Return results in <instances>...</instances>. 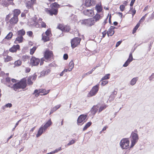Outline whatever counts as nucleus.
Returning a JSON list of instances; mask_svg holds the SVG:
<instances>
[{
    "label": "nucleus",
    "instance_id": "1",
    "mask_svg": "<svg viewBox=\"0 0 154 154\" xmlns=\"http://www.w3.org/2000/svg\"><path fill=\"white\" fill-rule=\"evenodd\" d=\"M26 80L25 79H22L19 82L14 84L13 86H11L9 85V87L13 88L15 91H17L20 89H24L26 86Z\"/></svg>",
    "mask_w": 154,
    "mask_h": 154
},
{
    "label": "nucleus",
    "instance_id": "2",
    "mask_svg": "<svg viewBox=\"0 0 154 154\" xmlns=\"http://www.w3.org/2000/svg\"><path fill=\"white\" fill-rule=\"evenodd\" d=\"M59 5L56 2H55L51 5V9L49 10L47 9L46 11L48 14H49L51 15L53 14L56 15L57 14L58 8L59 7Z\"/></svg>",
    "mask_w": 154,
    "mask_h": 154
},
{
    "label": "nucleus",
    "instance_id": "3",
    "mask_svg": "<svg viewBox=\"0 0 154 154\" xmlns=\"http://www.w3.org/2000/svg\"><path fill=\"white\" fill-rule=\"evenodd\" d=\"M95 23V20L94 18H89L80 20L79 22V24L87 26H91Z\"/></svg>",
    "mask_w": 154,
    "mask_h": 154
},
{
    "label": "nucleus",
    "instance_id": "4",
    "mask_svg": "<svg viewBox=\"0 0 154 154\" xmlns=\"http://www.w3.org/2000/svg\"><path fill=\"white\" fill-rule=\"evenodd\" d=\"M130 141L128 138H123L120 141V145L123 149H127L129 147Z\"/></svg>",
    "mask_w": 154,
    "mask_h": 154
},
{
    "label": "nucleus",
    "instance_id": "5",
    "mask_svg": "<svg viewBox=\"0 0 154 154\" xmlns=\"http://www.w3.org/2000/svg\"><path fill=\"white\" fill-rule=\"evenodd\" d=\"M138 139V136L137 134L134 133H132L131 135V147H133L136 143L137 142Z\"/></svg>",
    "mask_w": 154,
    "mask_h": 154
},
{
    "label": "nucleus",
    "instance_id": "6",
    "mask_svg": "<svg viewBox=\"0 0 154 154\" xmlns=\"http://www.w3.org/2000/svg\"><path fill=\"white\" fill-rule=\"evenodd\" d=\"M99 89V85H98L94 86L88 94V96L91 97L95 95L98 92Z\"/></svg>",
    "mask_w": 154,
    "mask_h": 154
},
{
    "label": "nucleus",
    "instance_id": "7",
    "mask_svg": "<svg viewBox=\"0 0 154 154\" xmlns=\"http://www.w3.org/2000/svg\"><path fill=\"white\" fill-rule=\"evenodd\" d=\"M81 41V39L78 38L76 37L72 40L71 41V46L72 48L75 47L78 45H79Z\"/></svg>",
    "mask_w": 154,
    "mask_h": 154
},
{
    "label": "nucleus",
    "instance_id": "8",
    "mask_svg": "<svg viewBox=\"0 0 154 154\" xmlns=\"http://www.w3.org/2000/svg\"><path fill=\"white\" fill-rule=\"evenodd\" d=\"M87 115L82 114L80 115L78 117L77 120V123L78 125H81V123L83 124L86 121V118Z\"/></svg>",
    "mask_w": 154,
    "mask_h": 154
},
{
    "label": "nucleus",
    "instance_id": "9",
    "mask_svg": "<svg viewBox=\"0 0 154 154\" xmlns=\"http://www.w3.org/2000/svg\"><path fill=\"white\" fill-rule=\"evenodd\" d=\"M40 61L39 59L32 57L30 60V64L32 66H35L38 65Z\"/></svg>",
    "mask_w": 154,
    "mask_h": 154
},
{
    "label": "nucleus",
    "instance_id": "10",
    "mask_svg": "<svg viewBox=\"0 0 154 154\" xmlns=\"http://www.w3.org/2000/svg\"><path fill=\"white\" fill-rule=\"evenodd\" d=\"M84 14L88 16H92L94 15V11L92 9H86L83 11Z\"/></svg>",
    "mask_w": 154,
    "mask_h": 154
},
{
    "label": "nucleus",
    "instance_id": "11",
    "mask_svg": "<svg viewBox=\"0 0 154 154\" xmlns=\"http://www.w3.org/2000/svg\"><path fill=\"white\" fill-rule=\"evenodd\" d=\"M53 55L52 52L51 51L47 50L46 51L45 54V57L46 59L49 60Z\"/></svg>",
    "mask_w": 154,
    "mask_h": 154
},
{
    "label": "nucleus",
    "instance_id": "12",
    "mask_svg": "<svg viewBox=\"0 0 154 154\" xmlns=\"http://www.w3.org/2000/svg\"><path fill=\"white\" fill-rule=\"evenodd\" d=\"M36 0H31V1H28L26 2V6L28 8H32L33 4L36 3Z\"/></svg>",
    "mask_w": 154,
    "mask_h": 154
},
{
    "label": "nucleus",
    "instance_id": "13",
    "mask_svg": "<svg viewBox=\"0 0 154 154\" xmlns=\"http://www.w3.org/2000/svg\"><path fill=\"white\" fill-rule=\"evenodd\" d=\"M133 60V58L132 54V53H130L129 55V58L123 65V66L125 67H127L130 63Z\"/></svg>",
    "mask_w": 154,
    "mask_h": 154
},
{
    "label": "nucleus",
    "instance_id": "14",
    "mask_svg": "<svg viewBox=\"0 0 154 154\" xmlns=\"http://www.w3.org/2000/svg\"><path fill=\"white\" fill-rule=\"evenodd\" d=\"M95 0H86L85 5L87 7L93 5L95 4Z\"/></svg>",
    "mask_w": 154,
    "mask_h": 154
},
{
    "label": "nucleus",
    "instance_id": "15",
    "mask_svg": "<svg viewBox=\"0 0 154 154\" xmlns=\"http://www.w3.org/2000/svg\"><path fill=\"white\" fill-rule=\"evenodd\" d=\"M115 27L113 26H111L110 28L108 30L107 32L108 36H112L114 33V29Z\"/></svg>",
    "mask_w": 154,
    "mask_h": 154
},
{
    "label": "nucleus",
    "instance_id": "16",
    "mask_svg": "<svg viewBox=\"0 0 154 154\" xmlns=\"http://www.w3.org/2000/svg\"><path fill=\"white\" fill-rule=\"evenodd\" d=\"M18 21L17 17L14 16L9 20V22L11 24L14 25L16 24Z\"/></svg>",
    "mask_w": 154,
    "mask_h": 154
},
{
    "label": "nucleus",
    "instance_id": "17",
    "mask_svg": "<svg viewBox=\"0 0 154 154\" xmlns=\"http://www.w3.org/2000/svg\"><path fill=\"white\" fill-rule=\"evenodd\" d=\"M98 108V112L100 113L103 110L105 109L107 106L105 104L97 105Z\"/></svg>",
    "mask_w": 154,
    "mask_h": 154
},
{
    "label": "nucleus",
    "instance_id": "18",
    "mask_svg": "<svg viewBox=\"0 0 154 154\" xmlns=\"http://www.w3.org/2000/svg\"><path fill=\"white\" fill-rule=\"evenodd\" d=\"M95 8L98 13L101 12L103 10V7L101 3H100L97 4Z\"/></svg>",
    "mask_w": 154,
    "mask_h": 154
},
{
    "label": "nucleus",
    "instance_id": "19",
    "mask_svg": "<svg viewBox=\"0 0 154 154\" xmlns=\"http://www.w3.org/2000/svg\"><path fill=\"white\" fill-rule=\"evenodd\" d=\"M20 47V46L18 45H14L9 49V51L12 52H15L18 49H19Z\"/></svg>",
    "mask_w": 154,
    "mask_h": 154
},
{
    "label": "nucleus",
    "instance_id": "20",
    "mask_svg": "<svg viewBox=\"0 0 154 154\" xmlns=\"http://www.w3.org/2000/svg\"><path fill=\"white\" fill-rule=\"evenodd\" d=\"M52 124V122L51 121V119H50L43 126V127L44 128V131H45L50 126H51Z\"/></svg>",
    "mask_w": 154,
    "mask_h": 154
},
{
    "label": "nucleus",
    "instance_id": "21",
    "mask_svg": "<svg viewBox=\"0 0 154 154\" xmlns=\"http://www.w3.org/2000/svg\"><path fill=\"white\" fill-rule=\"evenodd\" d=\"M44 131V128L43 125H42L39 128L37 134H36V137H38L40 136L43 132Z\"/></svg>",
    "mask_w": 154,
    "mask_h": 154
},
{
    "label": "nucleus",
    "instance_id": "22",
    "mask_svg": "<svg viewBox=\"0 0 154 154\" xmlns=\"http://www.w3.org/2000/svg\"><path fill=\"white\" fill-rule=\"evenodd\" d=\"M23 37L18 35L17 37L16 38L14 42L16 44L21 43L23 42Z\"/></svg>",
    "mask_w": 154,
    "mask_h": 154
},
{
    "label": "nucleus",
    "instance_id": "23",
    "mask_svg": "<svg viewBox=\"0 0 154 154\" xmlns=\"http://www.w3.org/2000/svg\"><path fill=\"white\" fill-rule=\"evenodd\" d=\"M36 17H34L32 21L30 23V24L32 26H35L36 27H38L39 26V24L36 22Z\"/></svg>",
    "mask_w": 154,
    "mask_h": 154
},
{
    "label": "nucleus",
    "instance_id": "24",
    "mask_svg": "<svg viewBox=\"0 0 154 154\" xmlns=\"http://www.w3.org/2000/svg\"><path fill=\"white\" fill-rule=\"evenodd\" d=\"M20 10L15 9L13 11V16L18 17V16L20 13Z\"/></svg>",
    "mask_w": 154,
    "mask_h": 154
},
{
    "label": "nucleus",
    "instance_id": "25",
    "mask_svg": "<svg viewBox=\"0 0 154 154\" xmlns=\"http://www.w3.org/2000/svg\"><path fill=\"white\" fill-rule=\"evenodd\" d=\"M61 106L60 105H58L52 108L51 109V111L50 113V114H51L53 112L56 111L58 109H59Z\"/></svg>",
    "mask_w": 154,
    "mask_h": 154
},
{
    "label": "nucleus",
    "instance_id": "26",
    "mask_svg": "<svg viewBox=\"0 0 154 154\" xmlns=\"http://www.w3.org/2000/svg\"><path fill=\"white\" fill-rule=\"evenodd\" d=\"M42 40L44 42L49 40L50 37L45 35V33H44L42 34Z\"/></svg>",
    "mask_w": 154,
    "mask_h": 154
},
{
    "label": "nucleus",
    "instance_id": "27",
    "mask_svg": "<svg viewBox=\"0 0 154 154\" xmlns=\"http://www.w3.org/2000/svg\"><path fill=\"white\" fill-rule=\"evenodd\" d=\"M98 110L97 105L94 106L92 108L91 111L92 113L94 115Z\"/></svg>",
    "mask_w": 154,
    "mask_h": 154
},
{
    "label": "nucleus",
    "instance_id": "28",
    "mask_svg": "<svg viewBox=\"0 0 154 154\" xmlns=\"http://www.w3.org/2000/svg\"><path fill=\"white\" fill-rule=\"evenodd\" d=\"M74 63L72 61H71L69 63L68 65V71L70 72L72 71L73 68Z\"/></svg>",
    "mask_w": 154,
    "mask_h": 154
},
{
    "label": "nucleus",
    "instance_id": "29",
    "mask_svg": "<svg viewBox=\"0 0 154 154\" xmlns=\"http://www.w3.org/2000/svg\"><path fill=\"white\" fill-rule=\"evenodd\" d=\"M13 35V33L12 32H10L5 37V38L3 39V42H4L5 41L6 39L8 40L10 39Z\"/></svg>",
    "mask_w": 154,
    "mask_h": 154
},
{
    "label": "nucleus",
    "instance_id": "30",
    "mask_svg": "<svg viewBox=\"0 0 154 154\" xmlns=\"http://www.w3.org/2000/svg\"><path fill=\"white\" fill-rule=\"evenodd\" d=\"M138 80V77H135L131 79L130 82V85L132 86L136 84Z\"/></svg>",
    "mask_w": 154,
    "mask_h": 154
},
{
    "label": "nucleus",
    "instance_id": "31",
    "mask_svg": "<svg viewBox=\"0 0 154 154\" xmlns=\"http://www.w3.org/2000/svg\"><path fill=\"white\" fill-rule=\"evenodd\" d=\"M25 34V32L23 29H21L17 32L18 35L20 36H23Z\"/></svg>",
    "mask_w": 154,
    "mask_h": 154
},
{
    "label": "nucleus",
    "instance_id": "32",
    "mask_svg": "<svg viewBox=\"0 0 154 154\" xmlns=\"http://www.w3.org/2000/svg\"><path fill=\"white\" fill-rule=\"evenodd\" d=\"M39 92L40 93H42L44 94H43V95H45L47 94L48 93L49 91L50 90H48L47 91H46L45 89H39Z\"/></svg>",
    "mask_w": 154,
    "mask_h": 154
},
{
    "label": "nucleus",
    "instance_id": "33",
    "mask_svg": "<svg viewBox=\"0 0 154 154\" xmlns=\"http://www.w3.org/2000/svg\"><path fill=\"white\" fill-rule=\"evenodd\" d=\"M4 59L5 62H8L11 61L13 59L11 57L9 56H6V57H4Z\"/></svg>",
    "mask_w": 154,
    "mask_h": 154
},
{
    "label": "nucleus",
    "instance_id": "34",
    "mask_svg": "<svg viewBox=\"0 0 154 154\" xmlns=\"http://www.w3.org/2000/svg\"><path fill=\"white\" fill-rule=\"evenodd\" d=\"M34 78V77H33V78H32V77L31 76H29L28 78L27 79V83L28 85H32V84L33 82L32 81V79H33Z\"/></svg>",
    "mask_w": 154,
    "mask_h": 154
},
{
    "label": "nucleus",
    "instance_id": "35",
    "mask_svg": "<svg viewBox=\"0 0 154 154\" xmlns=\"http://www.w3.org/2000/svg\"><path fill=\"white\" fill-rule=\"evenodd\" d=\"M22 63L21 61L20 60H17L15 61L14 63V65L15 66H20Z\"/></svg>",
    "mask_w": 154,
    "mask_h": 154
},
{
    "label": "nucleus",
    "instance_id": "36",
    "mask_svg": "<svg viewBox=\"0 0 154 154\" xmlns=\"http://www.w3.org/2000/svg\"><path fill=\"white\" fill-rule=\"evenodd\" d=\"M51 72V70L50 69H48L45 71H43L42 72V74H43L44 75H46L48 74Z\"/></svg>",
    "mask_w": 154,
    "mask_h": 154
},
{
    "label": "nucleus",
    "instance_id": "37",
    "mask_svg": "<svg viewBox=\"0 0 154 154\" xmlns=\"http://www.w3.org/2000/svg\"><path fill=\"white\" fill-rule=\"evenodd\" d=\"M70 27L69 26H65L63 28V32H68L70 29Z\"/></svg>",
    "mask_w": 154,
    "mask_h": 154
},
{
    "label": "nucleus",
    "instance_id": "38",
    "mask_svg": "<svg viewBox=\"0 0 154 154\" xmlns=\"http://www.w3.org/2000/svg\"><path fill=\"white\" fill-rule=\"evenodd\" d=\"M110 74H107L105 75V76L103 77L101 79V81H103L104 80H106L109 79V76Z\"/></svg>",
    "mask_w": 154,
    "mask_h": 154
},
{
    "label": "nucleus",
    "instance_id": "39",
    "mask_svg": "<svg viewBox=\"0 0 154 154\" xmlns=\"http://www.w3.org/2000/svg\"><path fill=\"white\" fill-rule=\"evenodd\" d=\"M100 16L99 14H97L94 17V20H95V22L98 20L100 18Z\"/></svg>",
    "mask_w": 154,
    "mask_h": 154
},
{
    "label": "nucleus",
    "instance_id": "40",
    "mask_svg": "<svg viewBox=\"0 0 154 154\" xmlns=\"http://www.w3.org/2000/svg\"><path fill=\"white\" fill-rule=\"evenodd\" d=\"M129 13L130 14H132L133 17L136 13V11L134 9L131 8V10L129 11Z\"/></svg>",
    "mask_w": 154,
    "mask_h": 154
},
{
    "label": "nucleus",
    "instance_id": "41",
    "mask_svg": "<svg viewBox=\"0 0 154 154\" xmlns=\"http://www.w3.org/2000/svg\"><path fill=\"white\" fill-rule=\"evenodd\" d=\"M76 142V140H70L69 142L65 146H70L71 145H72L75 143Z\"/></svg>",
    "mask_w": 154,
    "mask_h": 154
},
{
    "label": "nucleus",
    "instance_id": "42",
    "mask_svg": "<svg viewBox=\"0 0 154 154\" xmlns=\"http://www.w3.org/2000/svg\"><path fill=\"white\" fill-rule=\"evenodd\" d=\"M42 19H40L39 21V23H41V25L42 27H45L46 26V24L45 23L42 21Z\"/></svg>",
    "mask_w": 154,
    "mask_h": 154
},
{
    "label": "nucleus",
    "instance_id": "43",
    "mask_svg": "<svg viewBox=\"0 0 154 154\" xmlns=\"http://www.w3.org/2000/svg\"><path fill=\"white\" fill-rule=\"evenodd\" d=\"M36 47H34L30 49V54L31 55L33 54L35 51L36 50Z\"/></svg>",
    "mask_w": 154,
    "mask_h": 154
},
{
    "label": "nucleus",
    "instance_id": "44",
    "mask_svg": "<svg viewBox=\"0 0 154 154\" xmlns=\"http://www.w3.org/2000/svg\"><path fill=\"white\" fill-rule=\"evenodd\" d=\"M147 15V14H146L144 16H143L140 20L139 23L143 22L144 21L145 18Z\"/></svg>",
    "mask_w": 154,
    "mask_h": 154
},
{
    "label": "nucleus",
    "instance_id": "45",
    "mask_svg": "<svg viewBox=\"0 0 154 154\" xmlns=\"http://www.w3.org/2000/svg\"><path fill=\"white\" fill-rule=\"evenodd\" d=\"M149 80L151 81L153 80L154 81V74L152 73L151 75L149 76Z\"/></svg>",
    "mask_w": 154,
    "mask_h": 154
},
{
    "label": "nucleus",
    "instance_id": "46",
    "mask_svg": "<svg viewBox=\"0 0 154 154\" xmlns=\"http://www.w3.org/2000/svg\"><path fill=\"white\" fill-rule=\"evenodd\" d=\"M64 26L62 24H59L57 26V28L61 30L62 31H63V28Z\"/></svg>",
    "mask_w": 154,
    "mask_h": 154
},
{
    "label": "nucleus",
    "instance_id": "47",
    "mask_svg": "<svg viewBox=\"0 0 154 154\" xmlns=\"http://www.w3.org/2000/svg\"><path fill=\"white\" fill-rule=\"evenodd\" d=\"M120 9L121 11H123L125 9V5H121L120 6Z\"/></svg>",
    "mask_w": 154,
    "mask_h": 154
},
{
    "label": "nucleus",
    "instance_id": "48",
    "mask_svg": "<svg viewBox=\"0 0 154 154\" xmlns=\"http://www.w3.org/2000/svg\"><path fill=\"white\" fill-rule=\"evenodd\" d=\"M45 35L50 37V34H51V32L50 30H47L45 32Z\"/></svg>",
    "mask_w": 154,
    "mask_h": 154
},
{
    "label": "nucleus",
    "instance_id": "49",
    "mask_svg": "<svg viewBox=\"0 0 154 154\" xmlns=\"http://www.w3.org/2000/svg\"><path fill=\"white\" fill-rule=\"evenodd\" d=\"M27 35L29 36H31L33 34L32 32L31 31H29L26 32Z\"/></svg>",
    "mask_w": 154,
    "mask_h": 154
},
{
    "label": "nucleus",
    "instance_id": "50",
    "mask_svg": "<svg viewBox=\"0 0 154 154\" xmlns=\"http://www.w3.org/2000/svg\"><path fill=\"white\" fill-rule=\"evenodd\" d=\"M108 83V81H103L102 82L101 85L103 86H104L106 84H107Z\"/></svg>",
    "mask_w": 154,
    "mask_h": 154
},
{
    "label": "nucleus",
    "instance_id": "51",
    "mask_svg": "<svg viewBox=\"0 0 154 154\" xmlns=\"http://www.w3.org/2000/svg\"><path fill=\"white\" fill-rule=\"evenodd\" d=\"M40 91H39V90H35L34 91V94L36 93V94L35 95V96H36V94L38 95V94L40 93V92H39Z\"/></svg>",
    "mask_w": 154,
    "mask_h": 154
},
{
    "label": "nucleus",
    "instance_id": "52",
    "mask_svg": "<svg viewBox=\"0 0 154 154\" xmlns=\"http://www.w3.org/2000/svg\"><path fill=\"white\" fill-rule=\"evenodd\" d=\"M61 147H60L58 149H56L54 151V152L55 153L61 151Z\"/></svg>",
    "mask_w": 154,
    "mask_h": 154
},
{
    "label": "nucleus",
    "instance_id": "53",
    "mask_svg": "<svg viewBox=\"0 0 154 154\" xmlns=\"http://www.w3.org/2000/svg\"><path fill=\"white\" fill-rule=\"evenodd\" d=\"M5 106H6L7 108H10L12 107V104L11 103H8V104L5 105Z\"/></svg>",
    "mask_w": 154,
    "mask_h": 154
},
{
    "label": "nucleus",
    "instance_id": "54",
    "mask_svg": "<svg viewBox=\"0 0 154 154\" xmlns=\"http://www.w3.org/2000/svg\"><path fill=\"white\" fill-rule=\"evenodd\" d=\"M28 58V57L26 56H23L22 57V59L24 61H25L26 60V59Z\"/></svg>",
    "mask_w": 154,
    "mask_h": 154
},
{
    "label": "nucleus",
    "instance_id": "55",
    "mask_svg": "<svg viewBox=\"0 0 154 154\" xmlns=\"http://www.w3.org/2000/svg\"><path fill=\"white\" fill-rule=\"evenodd\" d=\"M63 59L65 60H67L68 58V55L67 54H64L63 56Z\"/></svg>",
    "mask_w": 154,
    "mask_h": 154
},
{
    "label": "nucleus",
    "instance_id": "56",
    "mask_svg": "<svg viewBox=\"0 0 154 154\" xmlns=\"http://www.w3.org/2000/svg\"><path fill=\"white\" fill-rule=\"evenodd\" d=\"M91 122H89L86 124L85 126L88 128L91 125Z\"/></svg>",
    "mask_w": 154,
    "mask_h": 154
},
{
    "label": "nucleus",
    "instance_id": "57",
    "mask_svg": "<svg viewBox=\"0 0 154 154\" xmlns=\"http://www.w3.org/2000/svg\"><path fill=\"white\" fill-rule=\"evenodd\" d=\"M122 42L120 41H119L117 42L116 44V47H118L121 43Z\"/></svg>",
    "mask_w": 154,
    "mask_h": 154
},
{
    "label": "nucleus",
    "instance_id": "58",
    "mask_svg": "<svg viewBox=\"0 0 154 154\" xmlns=\"http://www.w3.org/2000/svg\"><path fill=\"white\" fill-rule=\"evenodd\" d=\"M106 33L107 32L106 31H104L102 32L103 38H104L105 37Z\"/></svg>",
    "mask_w": 154,
    "mask_h": 154
},
{
    "label": "nucleus",
    "instance_id": "59",
    "mask_svg": "<svg viewBox=\"0 0 154 154\" xmlns=\"http://www.w3.org/2000/svg\"><path fill=\"white\" fill-rule=\"evenodd\" d=\"M154 17V11L153 12V13L152 14L151 16L149 18V19H150L151 20H152L153 19Z\"/></svg>",
    "mask_w": 154,
    "mask_h": 154
},
{
    "label": "nucleus",
    "instance_id": "60",
    "mask_svg": "<svg viewBox=\"0 0 154 154\" xmlns=\"http://www.w3.org/2000/svg\"><path fill=\"white\" fill-rule=\"evenodd\" d=\"M30 69L29 68H26V71L27 72H29L30 71Z\"/></svg>",
    "mask_w": 154,
    "mask_h": 154
},
{
    "label": "nucleus",
    "instance_id": "61",
    "mask_svg": "<svg viewBox=\"0 0 154 154\" xmlns=\"http://www.w3.org/2000/svg\"><path fill=\"white\" fill-rule=\"evenodd\" d=\"M140 24L139 23H138L137 25L134 28L135 29H137L138 28L139 26H140Z\"/></svg>",
    "mask_w": 154,
    "mask_h": 154
},
{
    "label": "nucleus",
    "instance_id": "62",
    "mask_svg": "<svg viewBox=\"0 0 154 154\" xmlns=\"http://www.w3.org/2000/svg\"><path fill=\"white\" fill-rule=\"evenodd\" d=\"M6 81L7 82H11L10 79L9 78H7L6 79Z\"/></svg>",
    "mask_w": 154,
    "mask_h": 154
},
{
    "label": "nucleus",
    "instance_id": "63",
    "mask_svg": "<svg viewBox=\"0 0 154 154\" xmlns=\"http://www.w3.org/2000/svg\"><path fill=\"white\" fill-rule=\"evenodd\" d=\"M21 120V119L19 120V121H18L17 122V123H16L15 125V127H16L19 124V122Z\"/></svg>",
    "mask_w": 154,
    "mask_h": 154
},
{
    "label": "nucleus",
    "instance_id": "64",
    "mask_svg": "<svg viewBox=\"0 0 154 154\" xmlns=\"http://www.w3.org/2000/svg\"><path fill=\"white\" fill-rule=\"evenodd\" d=\"M11 14H9L6 17V18L7 19H8L9 17H11Z\"/></svg>",
    "mask_w": 154,
    "mask_h": 154
}]
</instances>
